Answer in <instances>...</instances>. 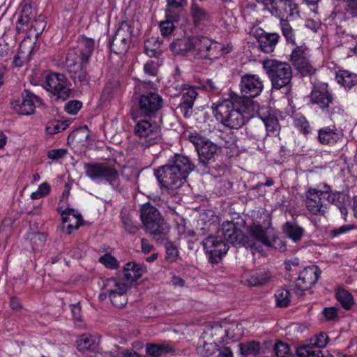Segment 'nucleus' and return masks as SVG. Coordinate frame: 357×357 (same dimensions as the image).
<instances>
[{
  "instance_id": "f257e3e1",
  "label": "nucleus",
  "mask_w": 357,
  "mask_h": 357,
  "mask_svg": "<svg viewBox=\"0 0 357 357\" xmlns=\"http://www.w3.org/2000/svg\"><path fill=\"white\" fill-rule=\"evenodd\" d=\"M222 231L225 238L231 243L243 245L254 251L260 252L262 245L280 252H284L287 250L285 243L276 235L270 222H264V225L253 224L250 227L249 236L245 235L234 222L225 223Z\"/></svg>"
},
{
  "instance_id": "f03ea898",
  "label": "nucleus",
  "mask_w": 357,
  "mask_h": 357,
  "mask_svg": "<svg viewBox=\"0 0 357 357\" xmlns=\"http://www.w3.org/2000/svg\"><path fill=\"white\" fill-rule=\"evenodd\" d=\"M252 100L240 98L234 92L229 93V98L214 102L211 105L216 120L230 129H239L247 121L245 114H252L256 109Z\"/></svg>"
},
{
  "instance_id": "7ed1b4c3",
  "label": "nucleus",
  "mask_w": 357,
  "mask_h": 357,
  "mask_svg": "<svg viewBox=\"0 0 357 357\" xmlns=\"http://www.w3.org/2000/svg\"><path fill=\"white\" fill-rule=\"evenodd\" d=\"M195 167L189 157L176 153L166 165L155 169L154 174L161 188L173 190L183 185Z\"/></svg>"
},
{
  "instance_id": "20e7f679",
  "label": "nucleus",
  "mask_w": 357,
  "mask_h": 357,
  "mask_svg": "<svg viewBox=\"0 0 357 357\" xmlns=\"http://www.w3.org/2000/svg\"><path fill=\"white\" fill-rule=\"evenodd\" d=\"M262 67L271 80L273 89H291L292 68L289 63L276 59H266L262 62Z\"/></svg>"
},
{
  "instance_id": "39448f33",
  "label": "nucleus",
  "mask_w": 357,
  "mask_h": 357,
  "mask_svg": "<svg viewBox=\"0 0 357 357\" xmlns=\"http://www.w3.org/2000/svg\"><path fill=\"white\" fill-rule=\"evenodd\" d=\"M139 217L146 232L154 238L165 236L169 231L167 222L159 210L150 202L141 205Z\"/></svg>"
},
{
  "instance_id": "423d86ee",
  "label": "nucleus",
  "mask_w": 357,
  "mask_h": 357,
  "mask_svg": "<svg viewBox=\"0 0 357 357\" xmlns=\"http://www.w3.org/2000/svg\"><path fill=\"white\" fill-rule=\"evenodd\" d=\"M86 176L93 181H105L119 192L123 190L119 174L114 165L108 162H89L84 165Z\"/></svg>"
},
{
  "instance_id": "0eeeda50",
  "label": "nucleus",
  "mask_w": 357,
  "mask_h": 357,
  "mask_svg": "<svg viewBox=\"0 0 357 357\" xmlns=\"http://www.w3.org/2000/svg\"><path fill=\"white\" fill-rule=\"evenodd\" d=\"M188 139L195 146L197 153V169H208V165L214 163L218 158L221 147L197 132L190 133Z\"/></svg>"
},
{
  "instance_id": "6e6552de",
  "label": "nucleus",
  "mask_w": 357,
  "mask_h": 357,
  "mask_svg": "<svg viewBox=\"0 0 357 357\" xmlns=\"http://www.w3.org/2000/svg\"><path fill=\"white\" fill-rule=\"evenodd\" d=\"M228 222L225 221L222 224L220 228L218 230L217 236L209 234L202 241L204 250L208 257V260L211 264H218L221 261L222 257L226 255L229 248L227 243H231L236 247H244L243 245H236L231 243L222 234V226Z\"/></svg>"
},
{
  "instance_id": "1a4fd4ad",
  "label": "nucleus",
  "mask_w": 357,
  "mask_h": 357,
  "mask_svg": "<svg viewBox=\"0 0 357 357\" xmlns=\"http://www.w3.org/2000/svg\"><path fill=\"white\" fill-rule=\"evenodd\" d=\"M310 100L331 119L333 115L341 111L333 94L328 91L327 84L314 86L310 93Z\"/></svg>"
},
{
  "instance_id": "9d476101",
  "label": "nucleus",
  "mask_w": 357,
  "mask_h": 357,
  "mask_svg": "<svg viewBox=\"0 0 357 357\" xmlns=\"http://www.w3.org/2000/svg\"><path fill=\"white\" fill-rule=\"evenodd\" d=\"M163 105V99L160 95L154 91H149L139 96L133 118L156 117Z\"/></svg>"
},
{
  "instance_id": "9b49d317",
  "label": "nucleus",
  "mask_w": 357,
  "mask_h": 357,
  "mask_svg": "<svg viewBox=\"0 0 357 357\" xmlns=\"http://www.w3.org/2000/svg\"><path fill=\"white\" fill-rule=\"evenodd\" d=\"M221 43L204 36H195L193 56L197 59L213 61L222 54Z\"/></svg>"
},
{
  "instance_id": "f8f14e48",
  "label": "nucleus",
  "mask_w": 357,
  "mask_h": 357,
  "mask_svg": "<svg viewBox=\"0 0 357 357\" xmlns=\"http://www.w3.org/2000/svg\"><path fill=\"white\" fill-rule=\"evenodd\" d=\"M290 61L301 77H311L316 73L317 70L311 60L310 51L305 45L296 46L293 49Z\"/></svg>"
},
{
  "instance_id": "ddd939ff",
  "label": "nucleus",
  "mask_w": 357,
  "mask_h": 357,
  "mask_svg": "<svg viewBox=\"0 0 357 357\" xmlns=\"http://www.w3.org/2000/svg\"><path fill=\"white\" fill-rule=\"evenodd\" d=\"M135 134L140 138L141 144L146 148L158 144L162 140L161 129L156 123L148 120L139 121L134 128Z\"/></svg>"
},
{
  "instance_id": "4468645a",
  "label": "nucleus",
  "mask_w": 357,
  "mask_h": 357,
  "mask_svg": "<svg viewBox=\"0 0 357 357\" xmlns=\"http://www.w3.org/2000/svg\"><path fill=\"white\" fill-rule=\"evenodd\" d=\"M133 26L128 22L123 21L114 35L109 40V46L112 52L116 54L126 53L132 42Z\"/></svg>"
},
{
  "instance_id": "2eb2a0df",
  "label": "nucleus",
  "mask_w": 357,
  "mask_h": 357,
  "mask_svg": "<svg viewBox=\"0 0 357 357\" xmlns=\"http://www.w3.org/2000/svg\"><path fill=\"white\" fill-rule=\"evenodd\" d=\"M13 109L19 114L31 115L34 113L37 106L43 105V100L29 90L24 89L20 97L10 102Z\"/></svg>"
},
{
  "instance_id": "dca6fc26",
  "label": "nucleus",
  "mask_w": 357,
  "mask_h": 357,
  "mask_svg": "<svg viewBox=\"0 0 357 357\" xmlns=\"http://www.w3.org/2000/svg\"><path fill=\"white\" fill-rule=\"evenodd\" d=\"M45 89L52 94L56 101L66 100L70 93V91L67 86L66 77L63 74L52 73L47 75Z\"/></svg>"
},
{
  "instance_id": "f3484780",
  "label": "nucleus",
  "mask_w": 357,
  "mask_h": 357,
  "mask_svg": "<svg viewBox=\"0 0 357 357\" xmlns=\"http://www.w3.org/2000/svg\"><path fill=\"white\" fill-rule=\"evenodd\" d=\"M268 11L280 20L300 16L298 4L294 0H273Z\"/></svg>"
},
{
  "instance_id": "a211bd4d",
  "label": "nucleus",
  "mask_w": 357,
  "mask_h": 357,
  "mask_svg": "<svg viewBox=\"0 0 357 357\" xmlns=\"http://www.w3.org/2000/svg\"><path fill=\"white\" fill-rule=\"evenodd\" d=\"M240 91L241 96L248 100L257 97L261 94L264 89L263 81L259 76L253 74H245L241 77Z\"/></svg>"
},
{
  "instance_id": "6ab92c4d",
  "label": "nucleus",
  "mask_w": 357,
  "mask_h": 357,
  "mask_svg": "<svg viewBox=\"0 0 357 357\" xmlns=\"http://www.w3.org/2000/svg\"><path fill=\"white\" fill-rule=\"evenodd\" d=\"M321 271L317 266H310L305 268L300 272L296 280L295 292L298 295H302L303 291L309 290L314 285Z\"/></svg>"
},
{
  "instance_id": "aec40b11",
  "label": "nucleus",
  "mask_w": 357,
  "mask_h": 357,
  "mask_svg": "<svg viewBox=\"0 0 357 357\" xmlns=\"http://www.w3.org/2000/svg\"><path fill=\"white\" fill-rule=\"evenodd\" d=\"M74 54H71L69 56H66V64L67 71L70 78L75 84L79 83L80 85H87L89 84L90 77L88 75L86 66L89 63H82V62L76 61Z\"/></svg>"
},
{
  "instance_id": "412c9836",
  "label": "nucleus",
  "mask_w": 357,
  "mask_h": 357,
  "mask_svg": "<svg viewBox=\"0 0 357 357\" xmlns=\"http://www.w3.org/2000/svg\"><path fill=\"white\" fill-rule=\"evenodd\" d=\"M95 41L91 38L84 36H80L77 39V45L75 48L68 51L67 56L72 53L75 54L77 59L76 61L82 62V63H89L90 58L94 50Z\"/></svg>"
},
{
  "instance_id": "4be33fe9",
  "label": "nucleus",
  "mask_w": 357,
  "mask_h": 357,
  "mask_svg": "<svg viewBox=\"0 0 357 357\" xmlns=\"http://www.w3.org/2000/svg\"><path fill=\"white\" fill-rule=\"evenodd\" d=\"M253 36L257 40L260 50L267 54L274 52L280 38L278 33H268L261 27L255 29Z\"/></svg>"
},
{
  "instance_id": "5701e85b",
  "label": "nucleus",
  "mask_w": 357,
  "mask_h": 357,
  "mask_svg": "<svg viewBox=\"0 0 357 357\" xmlns=\"http://www.w3.org/2000/svg\"><path fill=\"white\" fill-rule=\"evenodd\" d=\"M58 211L62 218L63 226L61 229L63 232L70 234L73 230L79 229L82 225V216L75 209L67 208L61 211Z\"/></svg>"
},
{
  "instance_id": "b1692460",
  "label": "nucleus",
  "mask_w": 357,
  "mask_h": 357,
  "mask_svg": "<svg viewBox=\"0 0 357 357\" xmlns=\"http://www.w3.org/2000/svg\"><path fill=\"white\" fill-rule=\"evenodd\" d=\"M305 206L307 211L314 215H324L327 208L326 204L321 202L322 198L317 192V189L309 188L306 193Z\"/></svg>"
},
{
  "instance_id": "393cba45",
  "label": "nucleus",
  "mask_w": 357,
  "mask_h": 357,
  "mask_svg": "<svg viewBox=\"0 0 357 357\" xmlns=\"http://www.w3.org/2000/svg\"><path fill=\"white\" fill-rule=\"evenodd\" d=\"M197 95L195 89L192 87L188 89L186 91L183 93L177 109L181 111L185 119L189 118L192 115V107Z\"/></svg>"
},
{
  "instance_id": "a878e982",
  "label": "nucleus",
  "mask_w": 357,
  "mask_h": 357,
  "mask_svg": "<svg viewBox=\"0 0 357 357\" xmlns=\"http://www.w3.org/2000/svg\"><path fill=\"white\" fill-rule=\"evenodd\" d=\"M195 36L174 40L169 45L170 50L175 54L185 56L188 52L193 54Z\"/></svg>"
},
{
  "instance_id": "bb28decb",
  "label": "nucleus",
  "mask_w": 357,
  "mask_h": 357,
  "mask_svg": "<svg viewBox=\"0 0 357 357\" xmlns=\"http://www.w3.org/2000/svg\"><path fill=\"white\" fill-rule=\"evenodd\" d=\"M146 355L151 357H161L166 354L176 355V348L165 342L147 343L145 346Z\"/></svg>"
},
{
  "instance_id": "cd10ccee",
  "label": "nucleus",
  "mask_w": 357,
  "mask_h": 357,
  "mask_svg": "<svg viewBox=\"0 0 357 357\" xmlns=\"http://www.w3.org/2000/svg\"><path fill=\"white\" fill-rule=\"evenodd\" d=\"M271 278L270 272L264 270H256L245 273L243 282L250 287L261 286L267 283Z\"/></svg>"
},
{
  "instance_id": "c85d7f7f",
  "label": "nucleus",
  "mask_w": 357,
  "mask_h": 357,
  "mask_svg": "<svg viewBox=\"0 0 357 357\" xmlns=\"http://www.w3.org/2000/svg\"><path fill=\"white\" fill-rule=\"evenodd\" d=\"M342 136L341 132L335 126L322 128L318 131V140L324 145L335 144Z\"/></svg>"
},
{
  "instance_id": "c756f323",
  "label": "nucleus",
  "mask_w": 357,
  "mask_h": 357,
  "mask_svg": "<svg viewBox=\"0 0 357 357\" xmlns=\"http://www.w3.org/2000/svg\"><path fill=\"white\" fill-rule=\"evenodd\" d=\"M268 345H271V342L264 343L261 345L259 342L256 341H251L246 343H241L238 344L239 351L243 356L257 354H266V350L268 349Z\"/></svg>"
},
{
  "instance_id": "7c9ffc66",
  "label": "nucleus",
  "mask_w": 357,
  "mask_h": 357,
  "mask_svg": "<svg viewBox=\"0 0 357 357\" xmlns=\"http://www.w3.org/2000/svg\"><path fill=\"white\" fill-rule=\"evenodd\" d=\"M32 17H33L32 6L29 3H26L22 7L20 17L16 22L15 31L17 34L29 29V23Z\"/></svg>"
},
{
  "instance_id": "2f4dec72",
  "label": "nucleus",
  "mask_w": 357,
  "mask_h": 357,
  "mask_svg": "<svg viewBox=\"0 0 357 357\" xmlns=\"http://www.w3.org/2000/svg\"><path fill=\"white\" fill-rule=\"evenodd\" d=\"M327 201L337 206L340 209L342 216L345 219V216L347 214V206L349 204V197L347 195L342 192H333L332 194H329L326 197Z\"/></svg>"
},
{
  "instance_id": "473e14b6",
  "label": "nucleus",
  "mask_w": 357,
  "mask_h": 357,
  "mask_svg": "<svg viewBox=\"0 0 357 357\" xmlns=\"http://www.w3.org/2000/svg\"><path fill=\"white\" fill-rule=\"evenodd\" d=\"M124 278L130 282H135L139 279L146 271L144 265L135 262L127 263L124 268Z\"/></svg>"
},
{
  "instance_id": "72a5a7b5",
  "label": "nucleus",
  "mask_w": 357,
  "mask_h": 357,
  "mask_svg": "<svg viewBox=\"0 0 357 357\" xmlns=\"http://www.w3.org/2000/svg\"><path fill=\"white\" fill-rule=\"evenodd\" d=\"M282 230L294 243L300 241L305 233V229L296 222H286L282 226Z\"/></svg>"
},
{
  "instance_id": "f704fd0d",
  "label": "nucleus",
  "mask_w": 357,
  "mask_h": 357,
  "mask_svg": "<svg viewBox=\"0 0 357 357\" xmlns=\"http://www.w3.org/2000/svg\"><path fill=\"white\" fill-rule=\"evenodd\" d=\"M190 14L193 24L197 27L210 18L208 13L195 2H192L190 6Z\"/></svg>"
},
{
  "instance_id": "c9c22d12",
  "label": "nucleus",
  "mask_w": 357,
  "mask_h": 357,
  "mask_svg": "<svg viewBox=\"0 0 357 357\" xmlns=\"http://www.w3.org/2000/svg\"><path fill=\"white\" fill-rule=\"evenodd\" d=\"M188 5V0H167L166 15L178 18V14Z\"/></svg>"
},
{
  "instance_id": "e433bc0d",
  "label": "nucleus",
  "mask_w": 357,
  "mask_h": 357,
  "mask_svg": "<svg viewBox=\"0 0 357 357\" xmlns=\"http://www.w3.org/2000/svg\"><path fill=\"white\" fill-rule=\"evenodd\" d=\"M77 346L80 351H96L98 349V344L92 335L83 334L77 340Z\"/></svg>"
},
{
  "instance_id": "4c0bfd02",
  "label": "nucleus",
  "mask_w": 357,
  "mask_h": 357,
  "mask_svg": "<svg viewBox=\"0 0 357 357\" xmlns=\"http://www.w3.org/2000/svg\"><path fill=\"white\" fill-rule=\"evenodd\" d=\"M126 291V286H121L117 291H112L111 290L109 298L112 305L118 307L125 306L128 302Z\"/></svg>"
},
{
  "instance_id": "58836bf2",
  "label": "nucleus",
  "mask_w": 357,
  "mask_h": 357,
  "mask_svg": "<svg viewBox=\"0 0 357 357\" xmlns=\"http://www.w3.org/2000/svg\"><path fill=\"white\" fill-rule=\"evenodd\" d=\"M121 220L125 231L130 234H136L140 228L139 224L126 211L121 212Z\"/></svg>"
},
{
  "instance_id": "ea45409f",
  "label": "nucleus",
  "mask_w": 357,
  "mask_h": 357,
  "mask_svg": "<svg viewBox=\"0 0 357 357\" xmlns=\"http://www.w3.org/2000/svg\"><path fill=\"white\" fill-rule=\"evenodd\" d=\"M337 82L342 84L347 90L355 86L356 75L347 70H340L336 73Z\"/></svg>"
},
{
  "instance_id": "a19ab883",
  "label": "nucleus",
  "mask_w": 357,
  "mask_h": 357,
  "mask_svg": "<svg viewBox=\"0 0 357 357\" xmlns=\"http://www.w3.org/2000/svg\"><path fill=\"white\" fill-rule=\"evenodd\" d=\"M160 46L159 38L151 37L144 42L145 53L150 57H156L161 53Z\"/></svg>"
},
{
  "instance_id": "79ce46f5",
  "label": "nucleus",
  "mask_w": 357,
  "mask_h": 357,
  "mask_svg": "<svg viewBox=\"0 0 357 357\" xmlns=\"http://www.w3.org/2000/svg\"><path fill=\"white\" fill-rule=\"evenodd\" d=\"M335 298L345 310L351 309L354 304L352 294L344 289H337L335 291Z\"/></svg>"
},
{
  "instance_id": "37998d69",
  "label": "nucleus",
  "mask_w": 357,
  "mask_h": 357,
  "mask_svg": "<svg viewBox=\"0 0 357 357\" xmlns=\"http://www.w3.org/2000/svg\"><path fill=\"white\" fill-rule=\"evenodd\" d=\"M273 353L277 357H289L291 354L289 346L282 341H278L273 347L268 345L266 353Z\"/></svg>"
},
{
  "instance_id": "c03bdc74",
  "label": "nucleus",
  "mask_w": 357,
  "mask_h": 357,
  "mask_svg": "<svg viewBox=\"0 0 357 357\" xmlns=\"http://www.w3.org/2000/svg\"><path fill=\"white\" fill-rule=\"evenodd\" d=\"M208 169H204V167L198 169L202 174H211L213 176L218 178L222 176L226 172V166L222 162L218 163L216 161L214 163L208 164L206 167Z\"/></svg>"
},
{
  "instance_id": "a18cd8bd",
  "label": "nucleus",
  "mask_w": 357,
  "mask_h": 357,
  "mask_svg": "<svg viewBox=\"0 0 357 357\" xmlns=\"http://www.w3.org/2000/svg\"><path fill=\"white\" fill-rule=\"evenodd\" d=\"M280 27L283 36L289 44L296 45L294 30L290 25L288 19L280 20Z\"/></svg>"
},
{
  "instance_id": "49530a36",
  "label": "nucleus",
  "mask_w": 357,
  "mask_h": 357,
  "mask_svg": "<svg viewBox=\"0 0 357 357\" xmlns=\"http://www.w3.org/2000/svg\"><path fill=\"white\" fill-rule=\"evenodd\" d=\"M299 357H324L321 349L310 345H304L296 349Z\"/></svg>"
},
{
  "instance_id": "de8ad7c7",
  "label": "nucleus",
  "mask_w": 357,
  "mask_h": 357,
  "mask_svg": "<svg viewBox=\"0 0 357 357\" xmlns=\"http://www.w3.org/2000/svg\"><path fill=\"white\" fill-rule=\"evenodd\" d=\"M69 126L68 121H52L46 126V132L50 135H54L65 130Z\"/></svg>"
},
{
  "instance_id": "09e8293b",
  "label": "nucleus",
  "mask_w": 357,
  "mask_h": 357,
  "mask_svg": "<svg viewBox=\"0 0 357 357\" xmlns=\"http://www.w3.org/2000/svg\"><path fill=\"white\" fill-rule=\"evenodd\" d=\"M218 349V344L215 342L208 343L204 342L202 345L197 347L198 355L202 357H208L212 356Z\"/></svg>"
},
{
  "instance_id": "8fccbe9b",
  "label": "nucleus",
  "mask_w": 357,
  "mask_h": 357,
  "mask_svg": "<svg viewBox=\"0 0 357 357\" xmlns=\"http://www.w3.org/2000/svg\"><path fill=\"white\" fill-rule=\"evenodd\" d=\"M276 306L286 307L290 303V292L286 289H280L275 294Z\"/></svg>"
},
{
  "instance_id": "3c124183",
  "label": "nucleus",
  "mask_w": 357,
  "mask_h": 357,
  "mask_svg": "<svg viewBox=\"0 0 357 357\" xmlns=\"http://www.w3.org/2000/svg\"><path fill=\"white\" fill-rule=\"evenodd\" d=\"M30 244L33 250H38L46 241V235L44 233H32L29 236Z\"/></svg>"
},
{
  "instance_id": "603ef678",
  "label": "nucleus",
  "mask_w": 357,
  "mask_h": 357,
  "mask_svg": "<svg viewBox=\"0 0 357 357\" xmlns=\"http://www.w3.org/2000/svg\"><path fill=\"white\" fill-rule=\"evenodd\" d=\"M268 135H275L280 128L278 119L273 116H268L262 119Z\"/></svg>"
},
{
  "instance_id": "864d4df0",
  "label": "nucleus",
  "mask_w": 357,
  "mask_h": 357,
  "mask_svg": "<svg viewBox=\"0 0 357 357\" xmlns=\"http://www.w3.org/2000/svg\"><path fill=\"white\" fill-rule=\"evenodd\" d=\"M294 126L303 134H308L310 127L305 117L301 114H296L294 118Z\"/></svg>"
},
{
  "instance_id": "5fc2aeb1",
  "label": "nucleus",
  "mask_w": 357,
  "mask_h": 357,
  "mask_svg": "<svg viewBox=\"0 0 357 357\" xmlns=\"http://www.w3.org/2000/svg\"><path fill=\"white\" fill-rule=\"evenodd\" d=\"M166 259L169 262H174L178 257V250L176 245L171 241L165 243Z\"/></svg>"
},
{
  "instance_id": "6e6d98bb",
  "label": "nucleus",
  "mask_w": 357,
  "mask_h": 357,
  "mask_svg": "<svg viewBox=\"0 0 357 357\" xmlns=\"http://www.w3.org/2000/svg\"><path fill=\"white\" fill-rule=\"evenodd\" d=\"M121 286H126L125 284L119 282L116 279L110 278L104 280L102 290H105L109 295L111 290L112 291H119V288Z\"/></svg>"
},
{
  "instance_id": "4d7b16f0",
  "label": "nucleus",
  "mask_w": 357,
  "mask_h": 357,
  "mask_svg": "<svg viewBox=\"0 0 357 357\" xmlns=\"http://www.w3.org/2000/svg\"><path fill=\"white\" fill-rule=\"evenodd\" d=\"M119 88V84L116 82H107L102 90V96L105 100H109L116 93Z\"/></svg>"
},
{
  "instance_id": "13d9d810",
  "label": "nucleus",
  "mask_w": 357,
  "mask_h": 357,
  "mask_svg": "<svg viewBox=\"0 0 357 357\" xmlns=\"http://www.w3.org/2000/svg\"><path fill=\"white\" fill-rule=\"evenodd\" d=\"M328 341V337L326 333H320L319 335L310 340V346L321 349L326 346Z\"/></svg>"
},
{
  "instance_id": "bf43d9fd",
  "label": "nucleus",
  "mask_w": 357,
  "mask_h": 357,
  "mask_svg": "<svg viewBox=\"0 0 357 357\" xmlns=\"http://www.w3.org/2000/svg\"><path fill=\"white\" fill-rule=\"evenodd\" d=\"M99 261L104 264L107 268L111 269H116L119 267V261L117 259L110 254H105L100 257Z\"/></svg>"
},
{
  "instance_id": "052dcab7",
  "label": "nucleus",
  "mask_w": 357,
  "mask_h": 357,
  "mask_svg": "<svg viewBox=\"0 0 357 357\" xmlns=\"http://www.w3.org/2000/svg\"><path fill=\"white\" fill-rule=\"evenodd\" d=\"M82 103L78 100H70L64 107L65 111L70 114H75L81 109Z\"/></svg>"
},
{
  "instance_id": "680f3d73",
  "label": "nucleus",
  "mask_w": 357,
  "mask_h": 357,
  "mask_svg": "<svg viewBox=\"0 0 357 357\" xmlns=\"http://www.w3.org/2000/svg\"><path fill=\"white\" fill-rule=\"evenodd\" d=\"M27 61V56L25 55V52L21 49H19L17 53L14 56L13 65L15 67L20 68Z\"/></svg>"
},
{
  "instance_id": "e2e57ef3",
  "label": "nucleus",
  "mask_w": 357,
  "mask_h": 357,
  "mask_svg": "<svg viewBox=\"0 0 357 357\" xmlns=\"http://www.w3.org/2000/svg\"><path fill=\"white\" fill-rule=\"evenodd\" d=\"M346 12L353 17L357 16V0H342Z\"/></svg>"
},
{
  "instance_id": "0e129e2a",
  "label": "nucleus",
  "mask_w": 357,
  "mask_h": 357,
  "mask_svg": "<svg viewBox=\"0 0 357 357\" xmlns=\"http://www.w3.org/2000/svg\"><path fill=\"white\" fill-rule=\"evenodd\" d=\"M45 28V24L43 21L35 20L29 28L30 33H33L37 38L41 34Z\"/></svg>"
},
{
  "instance_id": "69168bd1",
  "label": "nucleus",
  "mask_w": 357,
  "mask_h": 357,
  "mask_svg": "<svg viewBox=\"0 0 357 357\" xmlns=\"http://www.w3.org/2000/svg\"><path fill=\"white\" fill-rule=\"evenodd\" d=\"M161 34L163 36H167L172 33L175 26L171 20H166L160 23Z\"/></svg>"
},
{
  "instance_id": "338daca9",
  "label": "nucleus",
  "mask_w": 357,
  "mask_h": 357,
  "mask_svg": "<svg viewBox=\"0 0 357 357\" xmlns=\"http://www.w3.org/2000/svg\"><path fill=\"white\" fill-rule=\"evenodd\" d=\"M144 70L149 75L155 76L158 74V65L153 61H149L144 64Z\"/></svg>"
},
{
  "instance_id": "774afa93",
  "label": "nucleus",
  "mask_w": 357,
  "mask_h": 357,
  "mask_svg": "<svg viewBox=\"0 0 357 357\" xmlns=\"http://www.w3.org/2000/svg\"><path fill=\"white\" fill-rule=\"evenodd\" d=\"M202 87L209 92L218 93L220 91V86L212 79H207L202 84Z\"/></svg>"
}]
</instances>
